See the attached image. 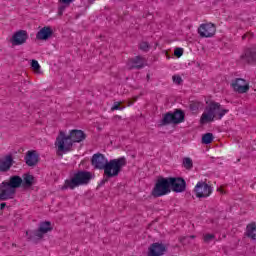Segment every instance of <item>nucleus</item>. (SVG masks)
Segmentation results:
<instances>
[{
    "label": "nucleus",
    "instance_id": "1",
    "mask_svg": "<svg viewBox=\"0 0 256 256\" xmlns=\"http://www.w3.org/2000/svg\"><path fill=\"white\" fill-rule=\"evenodd\" d=\"M86 137L87 135L83 130H72L70 135H66L65 132L61 131L56 138L55 146L58 153H69L73 149V143H81V141H85Z\"/></svg>",
    "mask_w": 256,
    "mask_h": 256
},
{
    "label": "nucleus",
    "instance_id": "2",
    "mask_svg": "<svg viewBox=\"0 0 256 256\" xmlns=\"http://www.w3.org/2000/svg\"><path fill=\"white\" fill-rule=\"evenodd\" d=\"M21 177L18 175L11 176L9 180L0 183V201H9L15 199L17 189L21 187Z\"/></svg>",
    "mask_w": 256,
    "mask_h": 256
},
{
    "label": "nucleus",
    "instance_id": "3",
    "mask_svg": "<svg viewBox=\"0 0 256 256\" xmlns=\"http://www.w3.org/2000/svg\"><path fill=\"white\" fill-rule=\"evenodd\" d=\"M229 112V109H224L221 107L220 103L210 102L200 118V123L205 125V123H212L216 119H223L225 115Z\"/></svg>",
    "mask_w": 256,
    "mask_h": 256
},
{
    "label": "nucleus",
    "instance_id": "4",
    "mask_svg": "<svg viewBox=\"0 0 256 256\" xmlns=\"http://www.w3.org/2000/svg\"><path fill=\"white\" fill-rule=\"evenodd\" d=\"M93 179V174L89 171L79 170L73 174L71 179L65 180L64 185L62 186V191L65 189H75L76 187H81L83 185H89Z\"/></svg>",
    "mask_w": 256,
    "mask_h": 256
},
{
    "label": "nucleus",
    "instance_id": "5",
    "mask_svg": "<svg viewBox=\"0 0 256 256\" xmlns=\"http://www.w3.org/2000/svg\"><path fill=\"white\" fill-rule=\"evenodd\" d=\"M125 165H127V159H125V157H120L108 161L104 168V177H106V179L102 180V183H107L109 179L118 177L119 173H121Z\"/></svg>",
    "mask_w": 256,
    "mask_h": 256
},
{
    "label": "nucleus",
    "instance_id": "6",
    "mask_svg": "<svg viewBox=\"0 0 256 256\" xmlns=\"http://www.w3.org/2000/svg\"><path fill=\"white\" fill-rule=\"evenodd\" d=\"M171 193L169 177L160 176L152 189V197H163Z\"/></svg>",
    "mask_w": 256,
    "mask_h": 256
},
{
    "label": "nucleus",
    "instance_id": "7",
    "mask_svg": "<svg viewBox=\"0 0 256 256\" xmlns=\"http://www.w3.org/2000/svg\"><path fill=\"white\" fill-rule=\"evenodd\" d=\"M168 181L174 193H183L187 189V182L181 177H168Z\"/></svg>",
    "mask_w": 256,
    "mask_h": 256
},
{
    "label": "nucleus",
    "instance_id": "8",
    "mask_svg": "<svg viewBox=\"0 0 256 256\" xmlns=\"http://www.w3.org/2000/svg\"><path fill=\"white\" fill-rule=\"evenodd\" d=\"M194 192L198 199H205L213 193V188L205 182H198L194 188Z\"/></svg>",
    "mask_w": 256,
    "mask_h": 256
},
{
    "label": "nucleus",
    "instance_id": "9",
    "mask_svg": "<svg viewBox=\"0 0 256 256\" xmlns=\"http://www.w3.org/2000/svg\"><path fill=\"white\" fill-rule=\"evenodd\" d=\"M13 165H15L13 154H7L0 159V173H8V171H11Z\"/></svg>",
    "mask_w": 256,
    "mask_h": 256
},
{
    "label": "nucleus",
    "instance_id": "10",
    "mask_svg": "<svg viewBox=\"0 0 256 256\" xmlns=\"http://www.w3.org/2000/svg\"><path fill=\"white\" fill-rule=\"evenodd\" d=\"M216 31L217 29L215 28V25L212 23L202 24L198 28V33L200 37H203V38L213 37Z\"/></svg>",
    "mask_w": 256,
    "mask_h": 256
},
{
    "label": "nucleus",
    "instance_id": "11",
    "mask_svg": "<svg viewBox=\"0 0 256 256\" xmlns=\"http://www.w3.org/2000/svg\"><path fill=\"white\" fill-rule=\"evenodd\" d=\"M27 39H29V34L25 30H19L15 32L11 38V43L13 46L23 45L27 43Z\"/></svg>",
    "mask_w": 256,
    "mask_h": 256
},
{
    "label": "nucleus",
    "instance_id": "12",
    "mask_svg": "<svg viewBox=\"0 0 256 256\" xmlns=\"http://www.w3.org/2000/svg\"><path fill=\"white\" fill-rule=\"evenodd\" d=\"M165 251H167V247L163 243H153L148 248V256H161L165 255Z\"/></svg>",
    "mask_w": 256,
    "mask_h": 256
},
{
    "label": "nucleus",
    "instance_id": "13",
    "mask_svg": "<svg viewBox=\"0 0 256 256\" xmlns=\"http://www.w3.org/2000/svg\"><path fill=\"white\" fill-rule=\"evenodd\" d=\"M109 160L105 158V155L103 154H94L92 156V165L95 169L105 170V167L107 165Z\"/></svg>",
    "mask_w": 256,
    "mask_h": 256
},
{
    "label": "nucleus",
    "instance_id": "14",
    "mask_svg": "<svg viewBox=\"0 0 256 256\" xmlns=\"http://www.w3.org/2000/svg\"><path fill=\"white\" fill-rule=\"evenodd\" d=\"M231 85L237 93H247V91H249V84H247V81L243 78H236L232 81Z\"/></svg>",
    "mask_w": 256,
    "mask_h": 256
},
{
    "label": "nucleus",
    "instance_id": "15",
    "mask_svg": "<svg viewBox=\"0 0 256 256\" xmlns=\"http://www.w3.org/2000/svg\"><path fill=\"white\" fill-rule=\"evenodd\" d=\"M147 60L142 56H136L128 60L127 67L128 69H143L145 67Z\"/></svg>",
    "mask_w": 256,
    "mask_h": 256
},
{
    "label": "nucleus",
    "instance_id": "16",
    "mask_svg": "<svg viewBox=\"0 0 256 256\" xmlns=\"http://www.w3.org/2000/svg\"><path fill=\"white\" fill-rule=\"evenodd\" d=\"M25 163L28 167H35L39 163V154H37V151H28L25 156Z\"/></svg>",
    "mask_w": 256,
    "mask_h": 256
},
{
    "label": "nucleus",
    "instance_id": "17",
    "mask_svg": "<svg viewBox=\"0 0 256 256\" xmlns=\"http://www.w3.org/2000/svg\"><path fill=\"white\" fill-rule=\"evenodd\" d=\"M52 36L53 29H51L50 26H45L37 32L36 39H38V41H47V39H49Z\"/></svg>",
    "mask_w": 256,
    "mask_h": 256
},
{
    "label": "nucleus",
    "instance_id": "18",
    "mask_svg": "<svg viewBox=\"0 0 256 256\" xmlns=\"http://www.w3.org/2000/svg\"><path fill=\"white\" fill-rule=\"evenodd\" d=\"M242 61L246 63H255L256 61V48H247L241 56Z\"/></svg>",
    "mask_w": 256,
    "mask_h": 256
},
{
    "label": "nucleus",
    "instance_id": "19",
    "mask_svg": "<svg viewBox=\"0 0 256 256\" xmlns=\"http://www.w3.org/2000/svg\"><path fill=\"white\" fill-rule=\"evenodd\" d=\"M26 235L28 236L29 241L37 243L38 241H41L45 234L38 228L37 230L26 231Z\"/></svg>",
    "mask_w": 256,
    "mask_h": 256
},
{
    "label": "nucleus",
    "instance_id": "20",
    "mask_svg": "<svg viewBox=\"0 0 256 256\" xmlns=\"http://www.w3.org/2000/svg\"><path fill=\"white\" fill-rule=\"evenodd\" d=\"M21 186L24 189H29L30 187H33L35 184V177L31 174H24L23 178H21Z\"/></svg>",
    "mask_w": 256,
    "mask_h": 256
},
{
    "label": "nucleus",
    "instance_id": "21",
    "mask_svg": "<svg viewBox=\"0 0 256 256\" xmlns=\"http://www.w3.org/2000/svg\"><path fill=\"white\" fill-rule=\"evenodd\" d=\"M172 118L174 119V125H179V123L185 121V113H183V110H176L172 113Z\"/></svg>",
    "mask_w": 256,
    "mask_h": 256
},
{
    "label": "nucleus",
    "instance_id": "22",
    "mask_svg": "<svg viewBox=\"0 0 256 256\" xmlns=\"http://www.w3.org/2000/svg\"><path fill=\"white\" fill-rule=\"evenodd\" d=\"M175 125V119L173 118V112H167L164 114L163 119L161 120V125Z\"/></svg>",
    "mask_w": 256,
    "mask_h": 256
},
{
    "label": "nucleus",
    "instance_id": "23",
    "mask_svg": "<svg viewBox=\"0 0 256 256\" xmlns=\"http://www.w3.org/2000/svg\"><path fill=\"white\" fill-rule=\"evenodd\" d=\"M246 235L253 241H256V225L255 224H248L246 228Z\"/></svg>",
    "mask_w": 256,
    "mask_h": 256
},
{
    "label": "nucleus",
    "instance_id": "24",
    "mask_svg": "<svg viewBox=\"0 0 256 256\" xmlns=\"http://www.w3.org/2000/svg\"><path fill=\"white\" fill-rule=\"evenodd\" d=\"M38 229L42 231L44 235L45 233H49V231H53V227H51V222L49 221L41 222Z\"/></svg>",
    "mask_w": 256,
    "mask_h": 256
},
{
    "label": "nucleus",
    "instance_id": "25",
    "mask_svg": "<svg viewBox=\"0 0 256 256\" xmlns=\"http://www.w3.org/2000/svg\"><path fill=\"white\" fill-rule=\"evenodd\" d=\"M183 167L186 168L188 171H191V169H193V160H191V158L189 157L184 158Z\"/></svg>",
    "mask_w": 256,
    "mask_h": 256
},
{
    "label": "nucleus",
    "instance_id": "26",
    "mask_svg": "<svg viewBox=\"0 0 256 256\" xmlns=\"http://www.w3.org/2000/svg\"><path fill=\"white\" fill-rule=\"evenodd\" d=\"M213 142V134L212 133H206L203 135L202 137V143H204V145H209V143Z\"/></svg>",
    "mask_w": 256,
    "mask_h": 256
},
{
    "label": "nucleus",
    "instance_id": "27",
    "mask_svg": "<svg viewBox=\"0 0 256 256\" xmlns=\"http://www.w3.org/2000/svg\"><path fill=\"white\" fill-rule=\"evenodd\" d=\"M139 49L144 51V53H147L149 52V49H151V46L149 45V42L143 41L139 44Z\"/></svg>",
    "mask_w": 256,
    "mask_h": 256
},
{
    "label": "nucleus",
    "instance_id": "28",
    "mask_svg": "<svg viewBox=\"0 0 256 256\" xmlns=\"http://www.w3.org/2000/svg\"><path fill=\"white\" fill-rule=\"evenodd\" d=\"M213 239H215L214 234H204L203 235L204 243H211V241H213Z\"/></svg>",
    "mask_w": 256,
    "mask_h": 256
},
{
    "label": "nucleus",
    "instance_id": "29",
    "mask_svg": "<svg viewBox=\"0 0 256 256\" xmlns=\"http://www.w3.org/2000/svg\"><path fill=\"white\" fill-rule=\"evenodd\" d=\"M121 102H114L111 111H123V109H125V107H121Z\"/></svg>",
    "mask_w": 256,
    "mask_h": 256
},
{
    "label": "nucleus",
    "instance_id": "30",
    "mask_svg": "<svg viewBox=\"0 0 256 256\" xmlns=\"http://www.w3.org/2000/svg\"><path fill=\"white\" fill-rule=\"evenodd\" d=\"M31 67L34 69V71H39V69H41V65H39L37 60H32Z\"/></svg>",
    "mask_w": 256,
    "mask_h": 256
},
{
    "label": "nucleus",
    "instance_id": "31",
    "mask_svg": "<svg viewBox=\"0 0 256 256\" xmlns=\"http://www.w3.org/2000/svg\"><path fill=\"white\" fill-rule=\"evenodd\" d=\"M172 79L176 85H181V83L183 82V79L179 75H174Z\"/></svg>",
    "mask_w": 256,
    "mask_h": 256
},
{
    "label": "nucleus",
    "instance_id": "32",
    "mask_svg": "<svg viewBox=\"0 0 256 256\" xmlns=\"http://www.w3.org/2000/svg\"><path fill=\"white\" fill-rule=\"evenodd\" d=\"M59 3H62V5H66V7H69L71 3H74L75 0H58Z\"/></svg>",
    "mask_w": 256,
    "mask_h": 256
},
{
    "label": "nucleus",
    "instance_id": "33",
    "mask_svg": "<svg viewBox=\"0 0 256 256\" xmlns=\"http://www.w3.org/2000/svg\"><path fill=\"white\" fill-rule=\"evenodd\" d=\"M174 55H176V57H181L183 55V48H176Z\"/></svg>",
    "mask_w": 256,
    "mask_h": 256
},
{
    "label": "nucleus",
    "instance_id": "34",
    "mask_svg": "<svg viewBox=\"0 0 256 256\" xmlns=\"http://www.w3.org/2000/svg\"><path fill=\"white\" fill-rule=\"evenodd\" d=\"M63 11H65V6L59 7V15H63Z\"/></svg>",
    "mask_w": 256,
    "mask_h": 256
},
{
    "label": "nucleus",
    "instance_id": "35",
    "mask_svg": "<svg viewBox=\"0 0 256 256\" xmlns=\"http://www.w3.org/2000/svg\"><path fill=\"white\" fill-rule=\"evenodd\" d=\"M5 207H7V203L2 202V203L0 204V209H1V211H3V209H5Z\"/></svg>",
    "mask_w": 256,
    "mask_h": 256
},
{
    "label": "nucleus",
    "instance_id": "36",
    "mask_svg": "<svg viewBox=\"0 0 256 256\" xmlns=\"http://www.w3.org/2000/svg\"><path fill=\"white\" fill-rule=\"evenodd\" d=\"M88 1H89V3H91V4L95 3V0H88Z\"/></svg>",
    "mask_w": 256,
    "mask_h": 256
},
{
    "label": "nucleus",
    "instance_id": "37",
    "mask_svg": "<svg viewBox=\"0 0 256 256\" xmlns=\"http://www.w3.org/2000/svg\"><path fill=\"white\" fill-rule=\"evenodd\" d=\"M190 239H195V236H193V235H192V236H190Z\"/></svg>",
    "mask_w": 256,
    "mask_h": 256
},
{
    "label": "nucleus",
    "instance_id": "38",
    "mask_svg": "<svg viewBox=\"0 0 256 256\" xmlns=\"http://www.w3.org/2000/svg\"><path fill=\"white\" fill-rule=\"evenodd\" d=\"M245 37H247V35L242 36V39H245Z\"/></svg>",
    "mask_w": 256,
    "mask_h": 256
}]
</instances>
